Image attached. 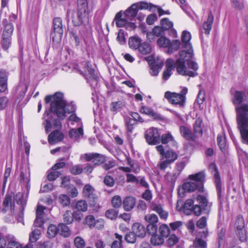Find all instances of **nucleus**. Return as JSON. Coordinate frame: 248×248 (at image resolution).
<instances>
[{
  "mask_svg": "<svg viewBox=\"0 0 248 248\" xmlns=\"http://www.w3.org/2000/svg\"><path fill=\"white\" fill-rule=\"evenodd\" d=\"M242 140L244 143L248 144V125L237 124Z\"/></svg>",
  "mask_w": 248,
  "mask_h": 248,
  "instance_id": "c85d7f7f",
  "label": "nucleus"
},
{
  "mask_svg": "<svg viewBox=\"0 0 248 248\" xmlns=\"http://www.w3.org/2000/svg\"><path fill=\"white\" fill-rule=\"evenodd\" d=\"M144 137L149 145H156L160 142V134L157 128L151 127L147 129Z\"/></svg>",
  "mask_w": 248,
  "mask_h": 248,
  "instance_id": "f8f14e48",
  "label": "nucleus"
},
{
  "mask_svg": "<svg viewBox=\"0 0 248 248\" xmlns=\"http://www.w3.org/2000/svg\"><path fill=\"white\" fill-rule=\"evenodd\" d=\"M245 96V92L235 91L232 99V103L237 106H241L240 105L243 102Z\"/></svg>",
  "mask_w": 248,
  "mask_h": 248,
  "instance_id": "2f4dec72",
  "label": "nucleus"
},
{
  "mask_svg": "<svg viewBox=\"0 0 248 248\" xmlns=\"http://www.w3.org/2000/svg\"><path fill=\"white\" fill-rule=\"evenodd\" d=\"M124 122L127 136L130 137L133 133L135 126L137 124V123L130 118H125Z\"/></svg>",
  "mask_w": 248,
  "mask_h": 248,
  "instance_id": "7c9ffc66",
  "label": "nucleus"
},
{
  "mask_svg": "<svg viewBox=\"0 0 248 248\" xmlns=\"http://www.w3.org/2000/svg\"><path fill=\"white\" fill-rule=\"evenodd\" d=\"M190 182H186L183 185L185 192H191L197 191L202 192L204 190V183L205 181L204 171H201L194 174L189 175Z\"/></svg>",
  "mask_w": 248,
  "mask_h": 248,
  "instance_id": "423d86ee",
  "label": "nucleus"
},
{
  "mask_svg": "<svg viewBox=\"0 0 248 248\" xmlns=\"http://www.w3.org/2000/svg\"><path fill=\"white\" fill-rule=\"evenodd\" d=\"M140 112L152 117L156 120H163L164 119L161 115L155 112L152 108L144 106L141 107Z\"/></svg>",
  "mask_w": 248,
  "mask_h": 248,
  "instance_id": "6ab92c4d",
  "label": "nucleus"
},
{
  "mask_svg": "<svg viewBox=\"0 0 248 248\" xmlns=\"http://www.w3.org/2000/svg\"><path fill=\"white\" fill-rule=\"evenodd\" d=\"M94 189L91 185H86L83 189L84 196L90 201L94 202L97 199L96 194L94 193Z\"/></svg>",
  "mask_w": 248,
  "mask_h": 248,
  "instance_id": "5701e85b",
  "label": "nucleus"
},
{
  "mask_svg": "<svg viewBox=\"0 0 248 248\" xmlns=\"http://www.w3.org/2000/svg\"><path fill=\"white\" fill-rule=\"evenodd\" d=\"M2 208L0 211L3 214L9 212L10 215L14 216L15 212V194L13 192H7L3 199Z\"/></svg>",
  "mask_w": 248,
  "mask_h": 248,
  "instance_id": "9b49d317",
  "label": "nucleus"
},
{
  "mask_svg": "<svg viewBox=\"0 0 248 248\" xmlns=\"http://www.w3.org/2000/svg\"><path fill=\"white\" fill-rule=\"evenodd\" d=\"M157 44L160 47H168L170 46V40L165 36H161L157 40Z\"/></svg>",
  "mask_w": 248,
  "mask_h": 248,
  "instance_id": "de8ad7c7",
  "label": "nucleus"
},
{
  "mask_svg": "<svg viewBox=\"0 0 248 248\" xmlns=\"http://www.w3.org/2000/svg\"><path fill=\"white\" fill-rule=\"evenodd\" d=\"M75 208L77 209V211L84 212L87 210L88 205L86 201L79 200L76 202Z\"/></svg>",
  "mask_w": 248,
  "mask_h": 248,
  "instance_id": "ea45409f",
  "label": "nucleus"
},
{
  "mask_svg": "<svg viewBox=\"0 0 248 248\" xmlns=\"http://www.w3.org/2000/svg\"><path fill=\"white\" fill-rule=\"evenodd\" d=\"M96 221L93 216L88 215L85 217V223L92 229L95 227Z\"/></svg>",
  "mask_w": 248,
  "mask_h": 248,
  "instance_id": "4d7b16f0",
  "label": "nucleus"
},
{
  "mask_svg": "<svg viewBox=\"0 0 248 248\" xmlns=\"http://www.w3.org/2000/svg\"><path fill=\"white\" fill-rule=\"evenodd\" d=\"M28 90V86L25 83L21 82L16 87L15 93L17 95V100L20 102L24 98Z\"/></svg>",
  "mask_w": 248,
  "mask_h": 248,
  "instance_id": "393cba45",
  "label": "nucleus"
},
{
  "mask_svg": "<svg viewBox=\"0 0 248 248\" xmlns=\"http://www.w3.org/2000/svg\"><path fill=\"white\" fill-rule=\"evenodd\" d=\"M28 193L29 192L26 194L22 192H18L15 195V201H16L18 204L20 205L21 207H25Z\"/></svg>",
  "mask_w": 248,
  "mask_h": 248,
  "instance_id": "c756f323",
  "label": "nucleus"
},
{
  "mask_svg": "<svg viewBox=\"0 0 248 248\" xmlns=\"http://www.w3.org/2000/svg\"><path fill=\"white\" fill-rule=\"evenodd\" d=\"M174 141V138L170 132H168L160 136V142L166 144L170 141Z\"/></svg>",
  "mask_w": 248,
  "mask_h": 248,
  "instance_id": "603ef678",
  "label": "nucleus"
},
{
  "mask_svg": "<svg viewBox=\"0 0 248 248\" xmlns=\"http://www.w3.org/2000/svg\"><path fill=\"white\" fill-rule=\"evenodd\" d=\"M118 212L114 209H110L107 210L105 213L106 217L111 220L115 219L117 218Z\"/></svg>",
  "mask_w": 248,
  "mask_h": 248,
  "instance_id": "bf43d9fd",
  "label": "nucleus"
},
{
  "mask_svg": "<svg viewBox=\"0 0 248 248\" xmlns=\"http://www.w3.org/2000/svg\"><path fill=\"white\" fill-rule=\"evenodd\" d=\"M138 49L140 53L143 55H147L150 53L151 51V47L150 44L146 42L141 43Z\"/></svg>",
  "mask_w": 248,
  "mask_h": 248,
  "instance_id": "79ce46f5",
  "label": "nucleus"
},
{
  "mask_svg": "<svg viewBox=\"0 0 248 248\" xmlns=\"http://www.w3.org/2000/svg\"><path fill=\"white\" fill-rule=\"evenodd\" d=\"M191 38V36L190 32L187 31H183L181 40H182V47L185 48L186 50L193 49L191 44L190 41Z\"/></svg>",
  "mask_w": 248,
  "mask_h": 248,
  "instance_id": "aec40b11",
  "label": "nucleus"
},
{
  "mask_svg": "<svg viewBox=\"0 0 248 248\" xmlns=\"http://www.w3.org/2000/svg\"><path fill=\"white\" fill-rule=\"evenodd\" d=\"M84 67L88 73L87 75H84L81 70H79L78 72L80 74L85 77L87 82L90 83L91 86L95 89L98 84L99 80L97 73L92 67L91 63L89 61L86 62L84 64Z\"/></svg>",
  "mask_w": 248,
  "mask_h": 248,
  "instance_id": "9d476101",
  "label": "nucleus"
},
{
  "mask_svg": "<svg viewBox=\"0 0 248 248\" xmlns=\"http://www.w3.org/2000/svg\"><path fill=\"white\" fill-rule=\"evenodd\" d=\"M64 138L63 134L59 130H56L51 132L48 136V141L50 144H54L60 141Z\"/></svg>",
  "mask_w": 248,
  "mask_h": 248,
  "instance_id": "412c9836",
  "label": "nucleus"
},
{
  "mask_svg": "<svg viewBox=\"0 0 248 248\" xmlns=\"http://www.w3.org/2000/svg\"><path fill=\"white\" fill-rule=\"evenodd\" d=\"M136 199L134 197L129 196L126 197L123 202L124 209L126 211H131L135 206Z\"/></svg>",
  "mask_w": 248,
  "mask_h": 248,
  "instance_id": "a878e982",
  "label": "nucleus"
},
{
  "mask_svg": "<svg viewBox=\"0 0 248 248\" xmlns=\"http://www.w3.org/2000/svg\"><path fill=\"white\" fill-rule=\"evenodd\" d=\"M2 23L3 28L1 36L12 37L14 29L13 24L7 19H3Z\"/></svg>",
  "mask_w": 248,
  "mask_h": 248,
  "instance_id": "f3484780",
  "label": "nucleus"
},
{
  "mask_svg": "<svg viewBox=\"0 0 248 248\" xmlns=\"http://www.w3.org/2000/svg\"><path fill=\"white\" fill-rule=\"evenodd\" d=\"M236 233L240 241L242 242L247 241V232L245 228L235 230Z\"/></svg>",
  "mask_w": 248,
  "mask_h": 248,
  "instance_id": "5fc2aeb1",
  "label": "nucleus"
},
{
  "mask_svg": "<svg viewBox=\"0 0 248 248\" xmlns=\"http://www.w3.org/2000/svg\"><path fill=\"white\" fill-rule=\"evenodd\" d=\"M197 203L194 204V201L192 199H187L185 202L180 211H183L186 215L194 214L199 216L202 213L208 214L210 211L212 203L208 202L207 198L201 194L197 195L195 199Z\"/></svg>",
  "mask_w": 248,
  "mask_h": 248,
  "instance_id": "20e7f679",
  "label": "nucleus"
},
{
  "mask_svg": "<svg viewBox=\"0 0 248 248\" xmlns=\"http://www.w3.org/2000/svg\"><path fill=\"white\" fill-rule=\"evenodd\" d=\"M225 232L226 231L223 228H222L219 232L218 233L217 237V247L218 248H221V247L224 248L225 247H228L229 248H232V247H234V246H232L229 245L228 243L225 240Z\"/></svg>",
  "mask_w": 248,
  "mask_h": 248,
  "instance_id": "b1692460",
  "label": "nucleus"
},
{
  "mask_svg": "<svg viewBox=\"0 0 248 248\" xmlns=\"http://www.w3.org/2000/svg\"><path fill=\"white\" fill-rule=\"evenodd\" d=\"M83 135V130L81 127L78 129L72 128L69 131V135L71 138L77 139L80 136Z\"/></svg>",
  "mask_w": 248,
  "mask_h": 248,
  "instance_id": "a18cd8bd",
  "label": "nucleus"
},
{
  "mask_svg": "<svg viewBox=\"0 0 248 248\" xmlns=\"http://www.w3.org/2000/svg\"><path fill=\"white\" fill-rule=\"evenodd\" d=\"M164 238L160 234H155L152 235L151 242L154 246H159L164 243Z\"/></svg>",
  "mask_w": 248,
  "mask_h": 248,
  "instance_id": "e433bc0d",
  "label": "nucleus"
},
{
  "mask_svg": "<svg viewBox=\"0 0 248 248\" xmlns=\"http://www.w3.org/2000/svg\"><path fill=\"white\" fill-rule=\"evenodd\" d=\"M237 124L248 125V104H245L235 107Z\"/></svg>",
  "mask_w": 248,
  "mask_h": 248,
  "instance_id": "ddd939ff",
  "label": "nucleus"
},
{
  "mask_svg": "<svg viewBox=\"0 0 248 248\" xmlns=\"http://www.w3.org/2000/svg\"><path fill=\"white\" fill-rule=\"evenodd\" d=\"M41 231L35 229L30 234L29 242L24 247H22L21 244L16 241L14 237H3L0 232V248H33L32 243L36 242L40 237Z\"/></svg>",
  "mask_w": 248,
  "mask_h": 248,
  "instance_id": "39448f33",
  "label": "nucleus"
},
{
  "mask_svg": "<svg viewBox=\"0 0 248 248\" xmlns=\"http://www.w3.org/2000/svg\"><path fill=\"white\" fill-rule=\"evenodd\" d=\"M193 245L195 248H206L207 247L206 240L199 237L196 238L193 242Z\"/></svg>",
  "mask_w": 248,
  "mask_h": 248,
  "instance_id": "864d4df0",
  "label": "nucleus"
},
{
  "mask_svg": "<svg viewBox=\"0 0 248 248\" xmlns=\"http://www.w3.org/2000/svg\"><path fill=\"white\" fill-rule=\"evenodd\" d=\"M45 101L46 104L50 103L49 107H46L42 117L43 125L46 133L53 128L62 126L61 121L65 118L66 113H72L76 110L74 103L67 104L61 92H57L53 95H46Z\"/></svg>",
  "mask_w": 248,
  "mask_h": 248,
  "instance_id": "f257e3e1",
  "label": "nucleus"
},
{
  "mask_svg": "<svg viewBox=\"0 0 248 248\" xmlns=\"http://www.w3.org/2000/svg\"><path fill=\"white\" fill-rule=\"evenodd\" d=\"M181 42L179 40H174L170 41V46H169L168 51L169 53H172L174 51H177L180 48Z\"/></svg>",
  "mask_w": 248,
  "mask_h": 248,
  "instance_id": "09e8293b",
  "label": "nucleus"
},
{
  "mask_svg": "<svg viewBox=\"0 0 248 248\" xmlns=\"http://www.w3.org/2000/svg\"><path fill=\"white\" fill-rule=\"evenodd\" d=\"M121 198L118 195L114 196L111 200V204L114 208H119L122 204Z\"/></svg>",
  "mask_w": 248,
  "mask_h": 248,
  "instance_id": "13d9d810",
  "label": "nucleus"
},
{
  "mask_svg": "<svg viewBox=\"0 0 248 248\" xmlns=\"http://www.w3.org/2000/svg\"><path fill=\"white\" fill-rule=\"evenodd\" d=\"M58 233L64 237H67L70 235L69 228L64 223H61L58 224Z\"/></svg>",
  "mask_w": 248,
  "mask_h": 248,
  "instance_id": "72a5a7b5",
  "label": "nucleus"
},
{
  "mask_svg": "<svg viewBox=\"0 0 248 248\" xmlns=\"http://www.w3.org/2000/svg\"><path fill=\"white\" fill-rule=\"evenodd\" d=\"M181 135L186 140L194 141L195 136L194 135L191 130L188 127L184 125L181 126L179 128Z\"/></svg>",
  "mask_w": 248,
  "mask_h": 248,
  "instance_id": "a211bd4d",
  "label": "nucleus"
},
{
  "mask_svg": "<svg viewBox=\"0 0 248 248\" xmlns=\"http://www.w3.org/2000/svg\"><path fill=\"white\" fill-rule=\"evenodd\" d=\"M111 111H116L122 108L124 106V104L122 101H118L116 102H113L111 103Z\"/></svg>",
  "mask_w": 248,
  "mask_h": 248,
  "instance_id": "774afa93",
  "label": "nucleus"
},
{
  "mask_svg": "<svg viewBox=\"0 0 248 248\" xmlns=\"http://www.w3.org/2000/svg\"><path fill=\"white\" fill-rule=\"evenodd\" d=\"M144 219L148 224H156L158 222L157 216L155 214L147 215Z\"/></svg>",
  "mask_w": 248,
  "mask_h": 248,
  "instance_id": "69168bd1",
  "label": "nucleus"
},
{
  "mask_svg": "<svg viewBox=\"0 0 248 248\" xmlns=\"http://www.w3.org/2000/svg\"><path fill=\"white\" fill-rule=\"evenodd\" d=\"M162 157L163 159L165 158L166 160L172 163L177 159L178 155L173 150H169L166 152L165 155Z\"/></svg>",
  "mask_w": 248,
  "mask_h": 248,
  "instance_id": "c9c22d12",
  "label": "nucleus"
},
{
  "mask_svg": "<svg viewBox=\"0 0 248 248\" xmlns=\"http://www.w3.org/2000/svg\"><path fill=\"white\" fill-rule=\"evenodd\" d=\"M187 93V89L186 88H183L179 93L167 91L165 93L164 97L171 104L178 106L180 108H184L186 100V95Z\"/></svg>",
  "mask_w": 248,
  "mask_h": 248,
  "instance_id": "6e6552de",
  "label": "nucleus"
},
{
  "mask_svg": "<svg viewBox=\"0 0 248 248\" xmlns=\"http://www.w3.org/2000/svg\"><path fill=\"white\" fill-rule=\"evenodd\" d=\"M8 72L5 70L0 69V93L8 92L7 81Z\"/></svg>",
  "mask_w": 248,
  "mask_h": 248,
  "instance_id": "dca6fc26",
  "label": "nucleus"
},
{
  "mask_svg": "<svg viewBox=\"0 0 248 248\" xmlns=\"http://www.w3.org/2000/svg\"><path fill=\"white\" fill-rule=\"evenodd\" d=\"M58 201L63 207L69 206L70 203V198L66 194L60 195L58 197Z\"/></svg>",
  "mask_w": 248,
  "mask_h": 248,
  "instance_id": "37998d69",
  "label": "nucleus"
},
{
  "mask_svg": "<svg viewBox=\"0 0 248 248\" xmlns=\"http://www.w3.org/2000/svg\"><path fill=\"white\" fill-rule=\"evenodd\" d=\"M193 50H183L180 52V58L175 62L177 72L178 74L195 77L198 75L197 71L199 66L198 64L193 60Z\"/></svg>",
  "mask_w": 248,
  "mask_h": 248,
  "instance_id": "7ed1b4c3",
  "label": "nucleus"
},
{
  "mask_svg": "<svg viewBox=\"0 0 248 248\" xmlns=\"http://www.w3.org/2000/svg\"><path fill=\"white\" fill-rule=\"evenodd\" d=\"M63 221L67 224H70L73 222L72 213L69 211H66L63 215Z\"/></svg>",
  "mask_w": 248,
  "mask_h": 248,
  "instance_id": "680f3d73",
  "label": "nucleus"
},
{
  "mask_svg": "<svg viewBox=\"0 0 248 248\" xmlns=\"http://www.w3.org/2000/svg\"><path fill=\"white\" fill-rule=\"evenodd\" d=\"M12 37L1 36L0 44L2 49L7 51L11 45Z\"/></svg>",
  "mask_w": 248,
  "mask_h": 248,
  "instance_id": "58836bf2",
  "label": "nucleus"
},
{
  "mask_svg": "<svg viewBox=\"0 0 248 248\" xmlns=\"http://www.w3.org/2000/svg\"><path fill=\"white\" fill-rule=\"evenodd\" d=\"M138 12V4L134 3L124 13L123 16L128 21H133L135 20Z\"/></svg>",
  "mask_w": 248,
  "mask_h": 248,
  "instance_id": "2eb2a0df",
  "label": "nucleus"
},
{
  "mask_svg": "<svg viewBox=\"0 0 248 248\" xmlns=\"http://www.w3.org/2000/svg\"><path fill=\"white\" fill-rule=\"evenodd\" d=\"M208 169L214 176L215 184L217 192V200L219 202L220 208H222L224 198L222 193V183L220 180L219 172L215 162L211 163L209 164Z\"/></svg>",
  "mask_w": 248,
  "mask_h": 248,
  "instance_id": "0eeeda50",
  "label": "nucleus"
},
{
  "mask_svg": "<svg viewBox=\"0 0 248 248\" xmlns=\"http://www.w3.org/2000/svg\"><path fill=\"white\" fill-rule=\"evenodd\" d=\"M245 221L242 216L238 215L236 218L235 222L234 223V227L236 230L245 228Z\"/></svg>",
  "mask_w": 248,
  "mask_h": 248,
  "instance_id": "49530a36",
  "label": "nucleus"
},
{
  "mask_svg": "<svg viewBox=\"0 0 248 248\" xmlns=\"http://www.w3.org/2000/svg\"><path fill=\"white\" fill-rule=\"evenodd\" d=\"M158 232L160 235L166 238L170 233V229L167 224H163L159 226Z\"/></svg>",
  "mask_w": 248,
  "mask_h": 248,
  "instance_id": "c03bdc74",
  "label": "nucleus"
},
{
  "mask_svg": "<svg viewBox=\"0 0 248 248\" xmlns=\"http://www.w3.org/2000/svg\"><path fill=\"white\" fill-rule=\"evenodd\" d=\"M161 68V66H160L158 64L152 63L150 65V73L153 76H157Z\"/></svg>",
  "mask_w": 248,
  "mask_h": 248,
  "instance_id": "0e129e2a",
  "label": "nucleus"
},
{
  "mask_svg": "<svg viewBox=\"0 0 248 248\" xmlns=\"http://www.w3.org/2000/svg\"><path fill=\"white\" fill-rule=\"evenodd\" d=\"M214 19V16L211 11H210L208 13L207 20L203 23V29L204 30L205 34H209L212 29Z\"/></svg>",
  "mask_w": 248,
  "mask_h": 248,
  "instance_id": "bb28decb",
  "label": "nucleus"
},
{
  "mask_svg": "<svg viewBox=\"0 0 248 248\" xmlns=\"http://www.w3.org/2000/svg\"><path fill=\"white\" fill-rule=\"evenodd\" d=\"M85 159L87 161H92L94 166H98L105 160V157L98 153H89L85 155Z\"/></svg>",
  "mask_w": 248,
  "mask_h": 248,
  "instance_id": "4468645a",
  "label": "nucleus"
},
{
  "mask_svg": "<svg viewBox=\"0 0 248 248\" xmlns=\"http://www.w3.org/2000/svg\"><path fill=\"white\" fill-rule=\"evenodd\" d=\"M141 43V39L137 36L131 37L129 39L128 44L130 48L134 49L139 48Z\"/></svg>",
  "mask_w": 248,
  "mask_h": 248,
  "instance_id": "f704fd0d",
  "label": "nucleus"
},
{
  "mask_svg": "<svg viewBox=\"0 0 248 248\" xmlns=\"http://www.w3.org/2000/svg\"><path fill=\"white\" fill-rule=\"evenodd\" d=\"M132 232L139 237L143 238L146 233L145 227L140 223H135L132 225Z\"/></svg>",
  "mask_w": 248,
  "mask_h": 248,
  "instance_id": "4be33fe9",
  "label": "nucleus"
},
{
  "mask_svg": "<svg viewBox=\"0 0 248 248\" xmlns=\"http://www.w3.org/2000/svg\"><path fill=\"white\" fill-rule=\"evenodd\" d=\"M76 12L72 15V22L75 27L81 26L79 33L83 38L86 51L89 54L93 50L92 27L91 24L93 7L88 0H78Z\"/></svg>",
  "mask_w": 248,
  "mask_h": 248,
  "instance_id": "f03ea898",
  "label": "nucleus"
},
{
  "mask_svg": "<svg viewBox=\"0 0 248 248\" xmlns=\"http://www.w3.org/2000/svg\"><path fill=\"white\" fill-rule=\"evenodd\" d=\"M179 243V238L175 234L170 235L167 240V244L169 247H173L174 245Z\"/></svg>",
  "mask_w": 248,
  "mask_h": 248,
  "instance_id": "338daca9",
  "label": "nucleus"
},
{
  "mask_svg": "<svg viewBox=\"0 0 248 248\" xmlns=\"http://www.w3.org/2000/svg\"><path fill=\"white\" fill-rule=\"evenodd\" d=\"M62 21L60 17H55L53 20L52 28L50 33V38L53 42L61 41L63 35Z\"/></svg>",
  "mask_w": 248,
  "mask_h": 248,
  "instance_id": "1a4fd4ad",
  "label": "nucleus"
},
{
  "mask_svg": "<svg viewBox=\"0 0 248 248\" xmlns=\"http://www.w3.org/2000/svg\"><path fill=\"white\" fill-rule=\"evenodd\" d=\"M47 233L49 238L54 237L58 234V226L53 224L50 225L48 227Z\"/></svg>",
  "mask_w": 248,
  "mask_h": 248,
  "instance_id": "3c124183",
  "label": "nucleus"
},
{
  "mask_svg": "<svg viewBox=\"0 0 248 248\" xmlns=\"http://www.w3.org/2000/svg\"><path fill=\"white\" fill-rule=\"evenodd\" d=\"M202 119L201 118L199 117L196 120L194 124H193V134L195 136V139L196 138L201 137L203 134L202 128Z\"/></svg>",
  "mask_w": 248,
  "mask_h": 248,
  "instance_id": "cd10ccee",
  "label": "nucleus"
},
{
  "mask_svg": "<svg viewBox=\"0 0 248 248\" xmlns=\"http://www.w3.org/2000/svg\"><path fill=\"white\" fill-rule=\"evenodd\" d=\"M69 34L72 40L75 42V46H78L81 43V39L77 34L76 31L72 29L69 31Z\"/></svg>",
  "mask_w": 248,
  "mask_h": 248,
  "instance_id": "8fccbe9b",
  "label": "nucleus"
},
{
  "mask_svg": "<svg viewBox=\"0 0 248 248\" xmlns=\"http://www.w3.org/2000/svg\"><path fill=\"white\" fill-rule=\"evenodd\" d=\"M162 28L165 31H167L172 28L173 25V23L170 21L168 18H164L161 20Z\"/></svg>",
  "mask_w": 248,
  "mask_h": 248,
  "instance_id": "052dcab7",
  "label": "nucleus"
},
{
  "mask_svg": "<svg viewBox=\"0 0 248 248\" xmlns=\"http://www.w3.org/2000/svg\"><path fill=\"white\" fill-rule=\"evenodd\" d=\"M146 232L149 234L153 235L156 234L157 226L156 224H148L146 227Z\"/></svg>",
  "mask_w": 248,
  "mask_h": 248,
  "instance_id": "e2e57ef3",
  "label": "nucleus"
},
{
  "mask_svg": "<svg viewBox=\"0 0 248 248\" xmlns=\"http://www.w3.org/2000/svg\"><path fill=\"white\" fill-rule=\"evenodd\" d=\"M217 142L220 149L224 152L226 150V137L224 135H218L217 137Z\"/></svg>",
  "mask_w": 248,
  "mask_h": 248,
  "instance_id": "a19ab883",
  "label": "nucleus"
},
{
  "mask_svg": "<svg viewBox=\"0 0 248 248\" xmlns=\"http://www.w3.org/2000/svg\"><path fill=\"white\" fill-rule=\"evenodd\" d=\"M25 170V172L23 171H21L20 181L21 182H27L28 183L27 186V191H28V192L29 191L30 188L29 186V183L30 181V173L28 169H26Z\"/></svg>",
  "mask_w": 248,
  "mask_h": 248,
  "instance_id": "4c0bfd02",
  "label": "nucleus"
},
{
  "mask_svg": "<svg viewBox=\"0 0 248 248\" xmlns=\"http://www.w3.org/2000/svg\"><path fill=\"white\" fill-rule=\"evenodd\" d=\"M115 235L116 240L111 244V248H121L123 237L121 235H119L117 233Z\"/></svg>",
  "mask_w": 248,
  "mask_h": 248,
  "instance_id": "6e6d98bb",
  "label": "nucleus"
},
{
  "mask_svg": "<svg viewBox=\"0 0 248 248\" xmlns=\"http://www.w3.org/2000/svg\"><path fill=\"white\" fill-rule=\"evenodd\" d=\"M127 20L123 16L122 11L117 13L115 16L113 21H115L117 27L121 28L125 26Z\"/></svg>",
  "mask_w": 248,
  "mask_h": 248,
  "instance_id": "473e14b6",
  "label": "nucleus"
}]
</instances>
